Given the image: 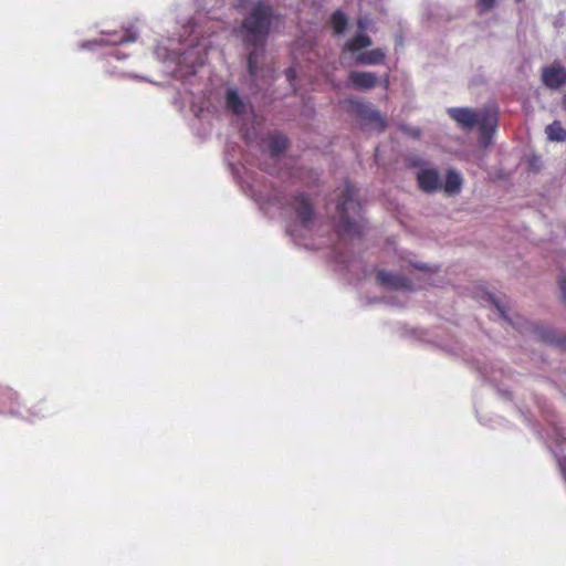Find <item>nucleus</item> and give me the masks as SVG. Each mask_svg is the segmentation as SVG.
Here are the masks:
<instances>
[{
  "mask_svg": "<svg viewBox=\"0 0 566 566\" xmlns=\"http://www.w3.org/2000/svg\"><path fill=\"white\" fill-rule=\"evenodd\" d=\"M232 174L239 179V182L247 195H249L261 207L265 205L276 207L284 210L291 217V222L287 227V232L292 240L298 244L308 247L302 242V239L318 233V216L313 207L311 199L303 192H297L293 196L283 193L277 190L263 191L253 181L248 170L245 169V178L238 177L239 170L233 164H230Z\"/></svg>",
  "mask_w": 566,
  "mask_h": 566,
  "instance_id": "1",
  "label": "nucleus"
},
{
  "mask_svg": "<svg viewBox=\"0 0 566 566\" xmlns=\"http://www.w3.org/2000/svg\"><path fill=\"white\" fill-rule=\"evenodd\" d=\"M168 43H159L154 53L163 62L166 73L181 82L184 92L189 94L191 106L195 108L192 87L199 86L198 69L207 61L208 52L212 48L211 39L210 36L196 38V43L191 41L188 44H178V48L174 46L172 41ZM205 108L206 106L201 105L193 112L199 116Z\"/></svg>",
  "mask_w": 566,
  "mask_h": 566,
  "instance_id": "2",
  "label": "nucleus"
},
{
  "mask_svg": "<svg viewBox=\"0 0 566 566\" xmlns=\"http://www.w3.org/2000/svg\"><path fill=\"white\" fill-rule=\"evenodd\" d=\"M280 18L271 0H255L237 28V36L248 51L247 70L250 76L256 75L272 28Z\"/></svg>",
  "mask_w": 566,
  "mask_h": 566,
  "instance_id": "3",
  "label": "nucleus"
},
{
  "mask_svg": "<svg viewBox=\"0 0 566 566\" xmlns=\"http://www.w3.org/2000/svg\"><path fill=\"white\" fill-rule=\"evenodd\" d=\"M333 228L340 241L360 239L365 227L359 190L349 181L335 189L327 202Z\"/></svg>",
  "mask_w": 566,
  "mask_h": 566,
  "instance_id": "4",
  "label": "nucleus"
},
{
  "mask_svg": "<svg viewBox=\"0 0 566 566\" xmlns=\"http://www.w3.org/2000/svg\"><path fill=\"white\" fill-rule=\"evenodd\" d=\"M488 301L495 308L496 314L521 334H530L534 338L556 347H566V335L559 334L549 326L537 324L515 313L505 296L488 294Z\"/></svg>",
  "mask_w": 566,
  "mask_h": 566,
  "instance_id": "5",
  "label": "nucleus"
},
{
  "mask_svg": "<svg viewBox=\"0 0 566 566\" xmlns=\"http://www.w3.org/2000/svg\"><path fill=\"white\" fill-rule=\"evenodd\" d=\"M476 369L481 377L492 384L500 397L504 400L513 401L512 391L509 389L507 381H516L515 374L502 361H492L478 364Z\"/></svg>",
  "mask_w": 566,
  "mask_h": 566,
  "instance_id": "6",
  "label": "nucleus"
},
{
  "mask_svg": "<svg viewBox=\"0 0 566 566\" xmlns=\"http://www.w3.org/2000/svg\"><path fill=\"white\" fill-rule=\"evenodd\" d=\"M138 38V32L133 27L130 28H122L120 30L115 31H102L101 38L82 41L78 43L80 50L95 51L99 46L109 45V46H123L127 43L135 42Z\"/></svg>",
  "mask_w": 566,
  "mask_h": 566,
  "instance_id": "7",
  "label": "nucleus"
},
{
  "mask_svg": "<svg viewBox=\"0 0 566 566\" xmlns=\"http://www.w3.org/2000/svg\"><path fill=\"white\" fill-rule=\"evenodd\" d=\"M353 112L360 119L363 127H370L378 132H382L386 127V122L381 114L370 104L361 101H350Z\"/></svg>",
  "mask_w": 566,
  "mask_h": 566,
  "instance_id": "8",
  "label": "nucleus"
},
{
  "mask_svg": "<svg viewBox=\"0 0 566 566\" xmlns=\"http://www.w3.org/2000/svg\"><path fill=\"white\" fill-rule=\"evenodd\" d=\"M0 416L20 418L23 416V403L20 394L10 386L0 384Z\"/></svg>",
  "mask_w": 566,
  "mask_h": 566,
  "instance_id": "9",
  "label": "nucleus"
},
{
  "mask_svg": "<svg viewBox=\"0 0 566 566\" xmlns=\"http://www.w3.org/2000/svg\"><path fill=\"white\" fill-rule=\"evenodd\" d=\"M531 395L535 400L541 413L543 415L547 423L551 426V432L547 436H549L557 443L564 441V430L560 427H558L557 423L555 422V416L552 406L545 399L539 398L533 394Z\"/></svg>",
  "mask_w": 566,
  "mask_h": 566,
  "instance_id": "10",
  "label": "nucleus"
},
{
  "mask_svg": "<svg viewBox=\"0 0 566 566\" xmlns=\"http://www.w3.org/2000/svg\"><path fill=\"white\" fill-rule=\"evenodd\" d=\"M480 143L486 147L492 143L493 135L497 126L496 115L490 111H481L479 123Z\"/></svg>",
  "mask_w": 566,
  "mask_h": 566,
  "instance_id": "11",
  "label": "nucleus"
},
{
  "mask_svg": "<svg viewBox=\"0 0 566 566\" xmlns=\"http://www.w3.org/2000/svg\"><path fill=\"white\" fill-rule=\"evenodd\" d=\"M449 116L462 128L471 129L479 123L481 112L469 107H450L447 109Z\"/></svg>",
  "mask_w": 566,
  "mask_h": 566,
  "instance_id": "12",
  "label": "nucleus"
},
{
  "mask_svg": "<svg viewBox=\"0 0 566 566\" xmlns=\"http://www.w3.org/2000/svg\"><path fill=\"white\" fill-rule=\"evenodd\" d=\"M377 282L390 290L409 291L412 289L410 280L406 276L386 270L378 271Z\"/></svg>",
  "mask_w": 566,
  "mask_h": 566,
  "instance_id": "13",
  "label": "nucleus"
},
{
  "mask_svg": "<svg viewBox=\"0 0 566 566\" xmlns=\"http://www.w3.org/2000/svg\"><path fill=\"white\" fill-rule=\"evenodd\" d=\"M542 81L546 87L558 90L566 84V69L559 64H552L543 69Z\"/></svg>",
  "mask_w": 566,
  "mask_h": 566,
  "instance_id": "14",
  "label": "nucleus"
},
{
  "mask_svg": "<svg viewBox=\"0 0 566 566\" xmlns=\"http://www.w3.org/2000/svg\"><path fill=\"white\" fill-rule=\"evenodd\" d=\"M224 105L227 111L234 115L241 116L247 114L248 101L243 98L237 87L229 86L224 93Z\"/></svg>",
  "mask_w": 566,
  "mask_h": 566,
  "instance_id": "15",
  "label": "nucleus"
},
{
  "mask_svg": "<svg viewBox=\"0 0 566 566\" xmlns=\"http://www.w3.org/2000/svg\"><path fill=\"white\" fill-rule=\"evenodd\" d=\"M417 181L419 188L427 193L436 192L441 188L439 172L433 168L420 169L417 174Z\"/></svg>",
  "mask_w": 566,
  "mask_h": 566,
  "instance_id": "16",
  "label": "nucleus"
},
{
  "mask_svg": "<svg viewBox=\"0 0 566 566\" xmlns=\"http://www.w3.org/2000/svg\"><path fill=\"white\" fill-rule=\"evenodd\" d=\"M53 412V407L50 406L45 399H42L36 403L32 405L31 407H25L23 405V416H20V419H23L29 422H35L45 419Z\"/></svg>",
  "mask_w": 566,
  "mask_h": 566,
  "instance_id": "17",
  "label": "nucleus"
},
{
  "mask_svg": "<svg viewBox=\"0 0 566 566\" xmlns=\"http://www.w3.org/2000/svg\"><path fill=\"white\" fill-rule=\"evenodd\" d=\"M348 80L352 87L358 91L370 90L378 82L376 73L363 71H352L348 75Z\"/></svg>",
  "mask_w": 566,
  "mask_h": 566,
  "instance_id": "18",
  "label": "nucleus"
},
{
  "mask_svg": "<svg viewBox=\"0 0 566 566\" xmlns=\"http://www.w3.org/2000/svg\"><path fill=\"white\" fill-rule=\"evenodd\" d=\"M289 146V140L283 134H274L263 142V147L272 158L283 154Z\"/></svg>",
  "mask_w": 566,
  "mask_h": 566,
  "instance_id": "19",
  "label": "nucleus"
},
{
  "mask_svg": "<svg viewBox=\"0 0 566 566\" xmlns=\"http://www.w3.org/2000/svg\"><path fill=\"white\" fill-rule=\"evenodd\" d=\"M385 56L386 54L381 49H374L359 53L356 56V62L360 65H377L384 61Z\"/></svg>",
  "mask_w": 566,
  "mask_h": 566,
  "instance_id": "20",
  "label": "nucleus"
},
{
  "mask_svg": "<svg viewBox=\"0 0 566 566\" xmlns=\"http://www.w3.org/2000/svg\"><path fill=\"white\" fill-rule=\"evenodd\" d=\"M462 188V177L460 172L454 169H449L446 175L443 189L448 195H457Z\"/></svg>",
  "mask_w": 566,
  "mask_h": 566,
  "instance_id": "21",
  "label": "nucleus"
},
{
  "mask_svg": "<svg viewBox=\"0 0 566 566\" xmlns=\"http://www.w3.org/2000/svg\"><path fill=\"white\" fill-rule=\"evenodd\" d=\"M371 43V39L366 33L358 32L355 36L345 43L344 51L355 53L361 49L370 46Z\"/></svg>",
  "mask_w": 566,
  "mask_h": 566,
  "instance_id": "22",
  "label": "nucleus"
},
{
  "mask_svg": "<svg viewBox=\"0 0 566 566\" xmlns=\"http://www.w3.org/2000/svg\"><path fill=\"white\" fill-rule=\"evenodd\" d=\"M331 24L334 31V35L339 36L344 34L348 25V18L343 10L337 9L331 15Z\"/></svg>",
  "mask_w": 566,
  "mask_h": 566,
  "instance_id": "23",
  "label": "nucleus"
},
{
  "mask_svg": "<svg viewBox=\"0 0 566 566\" xmlns=\"http://www.w3.org/2000/svg\"><path fill=\"white\" fill-rule=\"evenodd\" d=\"M514 405L517 408L524 422L536 433V436L541 440H544L543 433L537 429V427L535 426V423L532 420V413H531L530 409L524 403L518 402V401H514Z\"/></svg>",
  "mask_w": 566,
  "mask_h": 566,
  "instance_id": "24",
  "label": "nucleus"
},
{
  "mask_svg": "<svg viewBox=\"0 0 566 566\" xmlns=\"http://www.w3.org/2000/svg\"><path fill=\"white\" fill-rule=\"evenodd\" d=\"M547 138L553 142H565L566 129L557 120L553 122L546 127Z\"/></svg>",
  "mask_w": 566,
  "mask_h": 566,
  "instance_id": "25",
  "label": "nucleus"
},
{
  "mask_svg": "<svg viewBox=\"0 0 566 566\" xmlns=\"http://www.w3.org/2000/svg\"><path fill=\"white\" fill-rule=\"evenodd\" d=\"M497 4V0H476V7L480 13L493 10Z\"/></svg>",
  "mask_w": 566,
  "mask_h": 566,
  "instance_id": "26",
  "label": "nucleus"
},
{
  "mask_svg": "<svg viewBox=\"0 0 566 566\" xmlns=\"http://www.w3.org/2000/svg\"><path fill=\"white\" fill-rule=\"evenodd\" d=\"M370 24H371V19L369 18V15L358 17V19H357L358 32L365 33V31L370 27Z\"/></svg>",
  "mask_w": 566,
  "mask_h": 566,
  "instance_id": "27",
  "label": "nucleus"
},
{
  "mask_svg": "<svg viewBox=\"0 0 566 566\" xmlns=\"http://www.w3.org/2000/svg\"><path fill=\"white\" fill-rule=\"evenodd\" d=\"M411 265L417 269V270H420V271H427V272H436L438 271L439 266L438 265H429L427 263H422V262H412Z\"/></svg>",
  "mask_w": 566,
  "mask_h": 566,
  "instance_id": "28",
  "label": "nucleus"
},
{
  "mask_svg": "<svg viewBox=\"0 0 566 566\" xmlns=\"http://www.w3.org/2000/svg\"><path fill=\"white\" fill-rule=\"evenodd\" d=\"M128 55H129V53H126V52L122 51L120 49H115L108 53L109 57H114L117 61L125 60L128 57Z\"/></svg>",
  "mask_w": 566,
  "mask_h": 566,
  "instance_id": "29",
  "label": "nucleus"
},
{
  "mask_svg": "<svg viewBox=\"0 0 566 566\" xmlns=\"http://www.w3.org/2000/svg\"><path fill=\"white\" fill-rule=\"evenodd\" d=\"M558 468L562 472L563 478L566 480V457L558 458Z\"/></svg>",
  "mask_w": 566,
  "mask_h": 566,
  "instance_id": "30",
  "label": "nucleus"
},
{
  "mask_svg": "<svg viewBox=\"0 0 566 566\" xmlns=\"http://www.w3.org/2000/svg\"><path fill=\"white\" fill-rule=\"evenodd\" d=\"M559 286H560V291H562L563 300H564V302L566 303V279H563V280L559 282Z\"/></svg>",
  "mask_w": 566,
  "mask_h": 566,
  "instance_id": "31",
  "label": "nucleus"
},
{
  "mask_svg": "<svg viewBox=\"0 0 566 566\" xmlns=\"http://www.w3.org/2000/svg\"><path fill=\"white\" fill-rule=\"evenodd\" d=\"M286 76H287L289 81H292V78L294 76V71L292 69H289L286 71Z\"/></svg>",
  "mask_w": 566,
  "mask_h": 566,
  "instance_id": "32",
  "label": "nucleus"
},
{
  "mask_svg": "<svg viewBox=\"0 0 566 566\" xmlns=\"http://www.w3.org/2000/svg\"><path fill=\"white\" fill-rule=\"evenodd\" d=\"M388 85H389V77H388V75H386L385 78H384L382 86H384V88H387Z\"/></svg>",
  "mask_w": 566,
  "mask_h": 566,
  "instance_id": "33",
  "label": "nucleus"
},
{
  "mask_svg": "<svg viewBox=\"0 0 566 566\" xmlns=\"http://www.w3.org/2000/svg\"><path fill=\"white\" fill-rule=\"evenodd\" d=\"M562 107L564 111H566V93L563 95Z\"/></svg>",
  "mask_w": 566,
  "mask_h": 566,
  "instance_id": "34",
  "label": "nucleus"
},
{
  "mask_svg": "<svg viewBox=\"0 0 566 566\" xmlns=\"http://www.w3.org/2000/svg\"><path fill=\"white\" fill-rule=\"evenodd\" d=\"M247 3V0H238V7L243 8Z\"/></svg>",
  "mask_w": 566,
  "mask_h": 566,
  "instance_id": "35",
  "label": "nucleus"
},
{
  "mask_svg": "<svg viewBox=\"0 0 566 566\" xmlns=\"http://www.w3.org/2000/svg\"><path fill=\"white\" fill-rule=\"evenodd\" d=\"M135 78H140V80H144V81H147L146 77H143V76H138V75H134Z\"/></svg>",
  "mask_w": 566,
  "mask_h": 566,
  "instance_id": "36",
  "label": "nucleus"
},
{
  "mask_svg": "<svg viewBox=\"0 0 566 566\" xmlns=\"http://www.w3.org/2000/svg\"><path fill=\"white\" fill-rule=\"evenodd\" d=\"M412 135H419V130L412 132Z\"/></svg>",
  "mask_w": 566,
  "mask_h": 566,
  "instance_id": "37",
  "label": "nucleus"
},
{
  "mask_svg": "<svg viewBox=\"0 0 566 566\" xmlns=\"http://www.w3.org/2000/svg\"><path fill=\"white\" fill-rule=\"evenodd\" d=\"M412 135H419V130L412 132Z\"/></svg>",
  "mask_w": 566,
  "mask_h": 566,
  "instance_id": "38",
  "label": "nucleus"
},
{
  "mask_svg": "<svg viewBox=\"0 0 566 566\" xmlns=\"http://www.w3.org/2000/svg\"><path fill=\"white\" fill-rule=\"evenodd\" d=\"M516 2H522L523 0H515Z\"/></svg>",
  "mask_w": 566,
  "mask_h": 566,
  "instance_id": "39",
  "label": "nucleus"
}]
</instances>
